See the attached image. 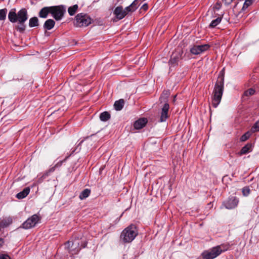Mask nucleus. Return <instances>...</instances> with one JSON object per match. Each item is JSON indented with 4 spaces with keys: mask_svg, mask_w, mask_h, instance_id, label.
<instances>
[{
    "mask_svg": "<svg viewBox=\"0 0 259 259\" xmlns=\"http://www.w3.org/2000/svg\"><path fill=\"white\" fill-rule=\"evenodd\" d=\"M28 12L25 8H22L16 13L15 8L11 9L8 14V19L12 23L17 22L16 29L23 33L26 29L25 22L28 19Z\"/></svg>",
    "mask_w": 259,
    "mask_h": 259,
    "instance_id": "obj_1",
    "label": "nucleus"
},
{
    "mask_svg": "<svg viewBox=\"0 0 259 259\" xmlns=\"http://www.w3.org/2000/svg\"><path fill=\"white\" fill-rule=\"evenodd\" d=\"M224 76L220 74L214 85L212 98V105L217 108L221 102L224 91Z\"/></svg>",
    "mask_w": 259,
    "mask_h": 259,
    "instance_id": "obj_2",
    "label": "nucleus"
},
{
    "mask_svg": "<svg viewBox=\"0 0 259 259\" xmlns=\"http://www.w3.org/2000/svg\"><path fill=\"white\" fill-rule=\"evenodd\" d=\"M228 249V247L225 245H218L208 250H204L202 253L201 256L203 259H214Z\"/></svg>",
    "mask_w": 259,
    "mask_h": 259,
    "instance_id": "obj_3",
    "label": "nucleus"
},
{
    "mask_svg": "<svg viewBox=\"0 0 259 259\" xmlns=\"http://www.w3.org/2000/svg\"><path fill=\"white\" fill-rule=\"evenodd\" d=\"M138 235L136 227L134 225H131L125 228L120 235V240L123 243H130Z\"/></svg>",
    "mask_w": 259,
    "mask_h": 259,
    "instance_id": "obj_4",
    "label": "nucleus"
},
{
    "mask_svg": "<svg viewBox=\"0 0 259 259\" xmlns=\"http://www.w3.org/2000/svg\"><path fill=\"white\" fill-rule=\"evenodd\" d=\"M93 20L87 14L79 13L75 17L74 24L76 27H87L92 23Z\"/></svg>",
    "mask_w": 259,
    "mask_h": 259,
    "instance_id": "obj_5",
    "label": "nucleus"
},
{
    "mask_svg": "<svg viewBox=\"0 0 259 259\" xmlns=\"http://www.w3.org/2000/svg\"><path fill=\"white\" fill-rule=\"evenodd\" d=\"M66 12V8L63 5L51 6V14L56 21L61 20Z\"/></svg>",
    "mask_w": 259,
    "mask_h": 259,
    "instance_id": "obj_6",
    "label": "nucleus"
},
{
    "mask_svg": "<svg viewBox=\"0 0 259 259\" xmlns=\"http://www.w3.org/2000/svg\"><path fill=\"white\" fill-rule=\"evenodd\" d=\"M80 241L79 239H75L73 241H68L65 243V248L71 254H76L81 249L79 246Z\"/></svg>",
    "mask_w": 259,
    "mask_h": 259,
    "instance_id": "obj_7",
    "label": "nucleus"
},
{
    "mask_svg": "<svg viewBox=\"0 0 259 259\" xmlns=\"http://www.w3.org/2000/svg\"><path fill=\"white\" fill-rule=\"evenodd\" d=\"M41 218L37 214L32 215L28 218L21 225V228L29 229L34 227L37 224L40 222Z\"/></svg>",
    "mask_w": 259,
    "mask_h": 259,
    "instance_id": "obj_8",
    "label": "nucleus"
},
{
    "mask_svg": "<svg viewBox=\"0 0 259 259\" xmlns=\"http://www.w3.org/2000/svg\"><path fill=\"white\" fill-rule=\"evenodd\" d=\"M210 47L208 44L196 45L191 49L190 52L194 55H199L208 50Z\"/></svg>",
    "mask_w": 259,
    "mask_h": 259,
    "instance_id": "obj_9",
    "label": "nucleus"
},
{
    "mask_svg": "<svg viewBox=\"0 0 259 259\" xmlns=\"http://www.w3.org/2000/svg\"><path fill=\"white\" fill-rule=\"evenodd\" d=\"M239 203L238 199L235 196L230 197L227 200L224 202V205L227 209H233L235 208Z\"/></svg>",
    "mask_w": 259,
    "mask_h": 259,
    "instance_id": "obj_10",
    "label": "nucleus"
},
{
    "mask_svg": "<svg viewBox=\"0 0 259 259\" xmlns=\"http://www.w3.org/2000/svg\"><path fill=\"white\" fill-rule=\"evenodd\" d=\"M182 54L183 52L181 50L177 51L175 53H173L170 57L169 63L171 65L174 66L178 65V62L182 58Z\"/></svg>",
    "mask_w": 259,
    "mask_h": 259,
    "instance_id": "obj_11",
    "label": "nucleus"
},
{
    "mask_svg": "<svg viewBox=\"0 0 259 259\" xmlns=\"http://www.w3.org/2000/svg\"><path fill=\"white\" fill-rule=\"evenodd\" d=\"M113 14L118 20H121L127 15L125 9H123L122 6L117 7L114 10Z\"/></svg>",
    "mask_w": 259,
    "mask_h": 259,
    "instance_id": "obj_12",
    "label": "nucleus"
},
{
    "mask_svg": "<svg viewBox=\"0 0 259 259\" xmlns=\"http://www.w3.org/2000/svg\"><path fill=\"white\" fill-rule=\"evenodd\" d=\"M169 106L167 103H165L162 108L160 117L159 119L160 122H164L168 117V112L169 110Z\"/></svg>",
    "mask_w": 259,
    "mask_h": 259,
    "instance_id": "obj_13",
    "label": "nucleus"
},
{
    "mask_svg": "<svg viewBox=\"0 0 259 259\" xmlns=\"http://www.w3.org/2000/svg\"><path fill=\"white\" fill-rule=\"evenodd\" d=\"M140 6L138 0H135L130 6L126 7L125 9L127 14L135 12Z\"/></svg>",
    "mask_w": 259,
    "mask_h": 259,
    "instance_id": "obj_14",
    "label": "nucleus"
},
{
    "mask_svg": "<svg viewBox=\"0 0 259 259\" xmlns=\"http://www.w3.org/2000/svg\"><path fill=\"white\" fill-rule=\"evenodd\" d=\"M147 122V120L146 118H141L136 121L134 123V126L135 128L139 130L145 126Z\"/></svg>",
    "mask_w": 259,
    "mask_h": 259,
    "instance_id": "obj_15",
    "label": "nucleus"
},
{
    "mask_svg": "<svg viewBox=\"0 0 259 259\" xmlns=\"http://www.w3.org/2000/svg\"><path fill=\"white\" fill-rule=\"evenodd\" d=\"M49 13L51 14V7H45L40 10L38 16L40 18H46Z\"/></svg>",
    "mask_w": 259,
    "mask_h": 259,
    "instance_id": "obj_16",
    "label": "nucleus"
},
{
    "mask_svg": "<svg viewBox=\"0 0 259 259\" xmlns=\"http://www.w3.org/2000/svg\"><path fill=\"white\" fill-rule=\"evenodd\" d=\"M13 220L11 217L3 218L0 223L1 228H6L12 223Z\"/></svg>",
    "mask_w": 259,
    "mask_h": 259,
    "instance_id": "obj_17",
    "label": "nucleus"
},
{
    "mask_svg": "<svg viewBox=\"0 0 259 259\" xmlns=\"http://www.w3.org/2000/svg\"><path fill=\"white\" fill-rule=\"evenodd\" d=\"M252 144L251 143H247L241 148V150L239 153V154L240 155H242L243 154H246L251 152L252 150Z\"/></svg>",
    "mask_w": 259,
    "mask_h": 259,
    "instance_id": "obj_18",
    "label": "nucleus"
},
{
    "mask_svg": "<svg viewBox=\"0 0 259 259\" xmlns=\"http://www.w3.org/2000/svg\"><path fill=\"white\" fill-rule=\"evenodd\" d=\"M30 190V189L29 187L25 188L23 191L16 195V197L19 199L24 198L29 194Z\"/></svg>",
    "mask_w": 259,
    "mask_h": 259,
    "instance_id": "obj_19",
    "label": "nucleus"
},
{
    "mask_svg": "<svg viewBox=\"0 0 259 259\" xmlns=\"http://www.w3.org/2000/svg\"><path fill=\"white\" fill-rule=\"evenodd\" d=\"M55 22L51 19H48L44 24V28L46 30H51L55 26Z\"/></svg>",
    "mask_w": 259,
    "mask_h": 259,
    "instance_id": "obj_20",
    "label": "nucleus"
},
{
    "mask_svg": "<svg viewBox=\"0 0 259 259\" xmlns=\"http://www.w3.org/2000/svg\"><path fill=\"white\" fill-rule=\"evenodd\" d=\"M125 104L124 100L120 99L118 101H116L114 104V107L116 111H120L122 109Z\"/></svg>",
    "mask_w": 259,
    "mask_h": 259,
    "instance_id": "obj_21",
    "label": "nucleus"
},
{
    "mask_svg": "<svg viewBox=\"0 0 259 259\" xmlns=\"http://www.w3.org/2000/svg\"><path fill=\"white\" fill-rule=\"evenodd\" d=\"M39 25L38 19L36 17L31 18L29 20V26L30 27H37Z\"/></svg>",
    "mask_w": 259,
    "mask_h": 259,
    "instance_id": "obj_22",
    "label": "nucleus"
},
{
    "mask_svg": "<svg viewBox=\"0 0 259 259\" xmlns=\"http://www.w3.org/2000/svg\"><path fill=\"white\" fill-rule=\"evenodd\" d=\"M91 194V190L89 189H84L79 194V198L81 200L87 198Z\"/></svg>",
    "mask_w": 259,
    "mask_h": 259,
    "instance_id": "obj_23",
    "label": "nucleus"
},
{
    "mask_svg": "<svg viewBox=\"0 0 259 259\" xmlns=\"http://www.w3.org/2000/svg\"><path fill=\"white\" fill-rule=\"evenodd\" d=\"M110 118V114L107 111L101 113L100 119L102 121H106Z\"/></svg>",
    "mask_w": 259,
    "mask_h": 259,
    "instance_id": "obj_24",
    "label": "nucleus"
},
{
    "mask_svg": "<svg viewBox=\"0 0 259 259\" xmlns=\"http://www.w3.org/2000/svg\"><path fill=\"white\" fill-rule=\"evenodd\" d=\"M78 6L77 5H74L72 6L69 7L68 9V12L70 16L74 15L78 9Z\"/></svg>",
    "mask_w": 259,
    "mask_h": 259,
    "instance_id": "obj_25",
    "label": "nucleus"
},
{
    "mask_svg": "<svg viewBox=\"0 0 259 259\" xmlns=\"http://www.w3.org/2000/svg\"><path fill=\"white\" fill-rule=\"evenodd\" d=\"M222 18L221 17H218L215 20H213L211 21V22L210 23L209 27L210 28H214L215 26H217L221 21Z\"/></svg>",
    "mask_w": 259,
    "mask_h": 259,
    "instance_id": "obj_26",
    "label": "nucleus"
},
{
    "mask_svg": "<svg viewBox=\"0 0 259 259\" xmlns=\"http://www.w3.org/2000/svg\"><path fill=\"white\" fill-rule=\"evenodd\" d=\"M252 133L250 131H247L244 134H243L240 138V141L241 142H245L247 140H248L249 137L251 136Z\"/></svg>",
    "mask_w": 259,
    "mask_h": 259,
    "instance_id": "obj_27",
    "label": "nucleus"
},
{
    "mask_svg": "<svg viewBox=\"0 0 259 259\" xmlns=\"http://www.w3.org/2000/svg\"><path fill=\"white\" fill-rule=\"evenodd\" d=\"M7 13V9L4 8L0 10V20L3 21L6 19V15Z\"/></svg>",
    "mask_w": 259,
    "mask_h": 259,
    "instance_id": "obj_28",
    "label": "nucleus"
},
{
    "mask_svg": "<svg viewBox=\"0 0 259 259\" xmlns=\"http://www.w3.org/2000/svg\"><path fill=\"white\" fill-rule=\"evenodd\" d=\"M75 149L73 150L72 152L68 154L65 158L64 160H61V161H59L58 162H57L55 165L54 166L55 167H60L62 165V163L64 162H65L66 161V160L75 151Z\"/></svg>",
    "mask_w": 259,
    "mask_h": 259,
    "instance_id": "obj_29",
    "label": "nucleus"
},
{
    "mask_svg": "<svg viewBox=\"0 0 259 259\" xmlns=\"http://www.w3.org/2000/svg\"><path fill=\"white\" fill-rule=\"evenodd\" d=\"M249 131L251 132L252 134L259 131V120H257L253 125L250 131Z\"/></svg>",
    "mask_w": 259,
    "mask_h": 259,
    "instance_id": "obj_30",
    "label": "nucleus"
},
{
    "mask_svg": "<svg viewBox=\"0 0 259 259\" xmlns=\"http://www.w3.org/2000/svg\"><path fill=\"white\" fill-rule=\"evenodd\" d=\"M255 93V90L252 88H250L244 92V96H250L254 95Z\"/></svg>",
    "mask_w": 259,
    "mask_h": 259,
    "instance_id": "obj_31",
    "label": "nucleus"
},
{
    "mask_svg": "<svg viewBox=\"0 0 259 259\" xmlns=\"http://www.w3.org/2000/svg\"><path fill=\"white\" fill-rule=\"evenodd\" d=\"M242 194L244 196H247L250 193V189L248 187H243L242 189Z\"/></svg>",
    "mask_w": 259,
    "mask_h": 259,
    "instance_id": "obj_32",
    "label": "nucleus"
},
{
    "mask_svg": "<svg viewBox=\"0 0 259 259\" xmlns=\"http://www.w3.org/2000/svg\"><path fill=\"white\" fill-rule=\"evenodd\" d=\"M252 3V2L251 1L245 0L242 7V10H244L246 9L249 6L251 5Z\"/></svg>",
    "mask_w": 259,
    "mask_h": 259,
    "instance_id": "obj_33",
    "label": "nucleus"
},
{
    "mask_svg": "<svg viewBox=\"0 0 259 259\" xmlns=\"http://www.w3.org/2000/svg\"><path fill=\"white\" fill-rule=\"evenodd\" d=\"M50 175L49 172L47 171L45 173L43 174L41 178H40L38 180V182L41 183L43 181L44 179H46L49 175Z\"/></svg>",
    "mask_w": 259,
    "mask_h": 259,
    "instance_id": "obj_34",
    "label": "nucleus"
},
{
    "mask_svg": "<svg viewBox=\"0 0 259 259\" xmlns=\"http://www.w3.org/2000/svg\"><path fill=\"white\" fill-rule=\"evenodd\" d=\"M0 259H11V257L7 254H1L0 255Z\"/></svg>",
    "mask_w": 259,
    "mask_h": 259,
    "instance_id": "obj_35",
    "label": "nucleus"
},
{
    "mask_svg": "<svg viewBox=\"0 0 259 259\" xmlns=\"http://www.w3.org/2000/svg\"><path fill=\"white\" fill-rule=\"evenodd\" d=\"M142 10L144 11H147L148 9V6L147 4H144L141 8Z\"/></svg>",
    "mask_w": 259,
    "mask_h": 259,
    "instance_id": "obj_36",
    "label": "nucleus"
},
{
    "mask_svg": "<svg viewBox=\"0 0 259 259\" xmlns=\"http://www.w3.org/2000/svg\"><path fill=\"white\" fill-rule=\"evenodd\" d=\"M87 243H88V242L85 240L83 241V242H82L81 244V247H80L81 248H85L87 246Z\"/></svg>",
    "mask_w": 259,
    "mask_h": 259,
    "instance_id": "obj_37",
    "label": "nucleus"
},
{
    "mask_svg": "<svg viewBox=\"0 0 259 259\" xmlns=\"http://www.w3.org/2000/svg\"><path fill=\"white\" fill-rule=\"evenodd\" d=\"M233 0H223V1L227 5L230 4Z\"/></svg>",
    "mask_w": 259,
    "mask_h": 259,
    "instance_id": "obj_38",
    "label": "nucleus"
},
{
    "mask_svg": "<svg viewBox=\"0 0 259 259\" xmlns=\"http://www.w3.org/2000/svg\"><path fill=\"white\" fill-rule=\"evenodd\" d=\"M55 167L54 166V167H52V168H50L48 171L49 172V173L50 174L51 172H53V171H54V170H55Z\"/></svg>",
    "mask_w": 259,
    "mask_h": 259,
    "instance_id": "obj_39",
    "label": "nucleus"
},
{
    "mask_svg": "<svg viewBox=\"0 0 259 259\" xmlns=\"http://www.w3.org/2000/svg\"><path fill=\"white\" fill-rule=\"evenodd\" d=\"M3 243H4L3 239L2 238H0V246H2Z\"/></svg>",
    "mask_w": 259,
    "mask_h": 259,
    "instance_id": "obj_40",
    "label": "nucleus"
},
{
    "mask_svg": "<svg viewBox=\"0 0 259 259\" xmlns=\"http://www.w3.org/2000/svg\"><path fill=\"white\" fill-rule=\"evenodd\" d=\"M162 99V96H161V97H160V98H159V100H160V101H161Z\"/></svg>",
    "mask_w": 259,
    "mask_h": 259,
    "instance_id": "obj_41",
    "label": "nucleus"
}]
</instances>
